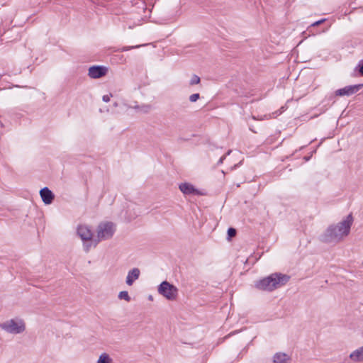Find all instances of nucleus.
Returning a JSON list of instances; mask_svg holds the SVG:
<instances>
[{
  "instance_id": "nucleus-15",
  "label": "nucleus",
  "mask_w": 363,
  "mask_h": 363,
  "mask_svg": "<svg viewBox=\"0 0 363 363\" xmlns=\"http://www.w3.org/2000/svg\"><path fill=\"white\" fill-rule=\"evenodd\" d=\"M113 359L106 352L101 353L99 355V359H97V362H96V363H113Z\"/></svg>"
},
{
  "instance_id": "nucleus-16",
  "label": "nucleus",
  "mask_w": 363,
  "mask_h": 363,
  "mask_svg": "<svg viewBox=\"0 0 363 363\" xmlns=\"http://www.w3.org/2000/svg\"><path fill=\"white\" fill-rule=\"evenodd\" d=\"M118 296L119 299H124L128 302H129L130 301V297L128 291H123L119 292Z\"/></svg>"
},
{
  "instance_id": "nucleus-2",
  "label": "nucleus",
  "mask_w": 363,
  "mask_h": 363,
  "mask_svg": "<svg viewBox=\"0 0 363 363\" xmlns=\"http://www.w3.org/2000/svg\"><path fill=\"white\" fill-rule=\"evenodd\" d=\"M289 279L290 277L286 274L274 273L255 281V286L259 290L272 291L285 285Z\"/></svg>"
},
{
  "instance_id": "nucleus-9",
  "label": "nucleus",
  "mask_w": 363,
  "mask_h": 363,
  "mask_svg": "<svg viewBox=\"0 0 363 363\" xmlns=\"http://www.w3.org/2000/svg\"><path fill=\"white\" fill-rule=\"evenodd\" d=\"M108 69L104 66H91L89 69L88 75L91 79H98L106 74Z\"/></svg>"
},
{
  "instance_id": "nucleus-8",
  "label": "nucleus",
  "mask_w": 363,
  "mask_h": 363,
  "mask_svg": "<svg viewBox=\"0 0 363 363\" xmlns=\"http://www.w3.org/2000/svg\"><path fill=\"white\" fill-rule=\"evenodd\" d=\"M179 190L184 194V195H204L205 194L194 187V185H192L190 183L184 182L182 183L179 186Z\"/></svg>"
},
{
  "instance_id": "nucleus-13",
  "label": "nucleus",
  "mask_w": 363,
  "mask_h": 363,
  "mask_svg": "<svg viewBox=\"0 0 363 363\" xmlns=\"http://www.w3.org/2000/svg\"><path fill=\"white\" fill-rule=\"evenodd\" d=\"M350 358L354 362L363 360V346L357 349L350 354Z\"/></svg>"
},
{
  "instance_id": "nucleus-22",
  "label": "nucleus",
  "mask_w": 363,
  "mask_h": 363,
  "mask_svg": "<svg viewBox=\"0 0 363 363\" xmlns=\"http://www.w3.org/2000/svg\"><path fill=\"white\" fill-rule=\"evenodd\" d=\"M357 67L360 74L363 76V60L359 61Z\"/></svg>"
},
{
  "instance_id": "nucleus-6",
  "label": "nucleus",
  "mask_w": 363,
  "mask_h": 363,
  "mask_svg": "<svg viewBox=\"0 0 363 363\" xmlns=\"http://www.w3.org/2000/svg\"><path fill=\"white\" fill-rule=\"evenodd\" d=\"M77 235L82 239L84 244L93 245L91 241L95 238H93V233L89 226L80 225L77 228Z\"/></svg>"
},
{
  "instance_id": "nucleus-12",
  "label": "nucleus",
  "mask_w": 363,
  "mask_h": 363,
  "mask_svg": "<svg viewBox=\"0 0 363 363\" xmlns=\"http://www.w3.org/2000/svg\"><path fill=\"white\" fill-rule=\"evenodd\" d=\"M289 360V356L286 353L277 352L274 355V363H287Z\"/></svg>"
},
{
  "instance_id": "nucleus-24",
  "label": "nucleus",
  "mask_w": 363,
  "mask_h": 363,
  "mask_svg": "<svg viewBox=\"0 0 363 363\" xmlns=\"http://www.w3.org/2000/svg\"><path fill=\"white\" fill-rule=\"evenodd\" d=\"M225 156H226V155H223V157H221L220 158V160H219V161H218V164H222V163H223V160H225Z\"/></svg>"
},
{
  "instance_id": "nucleus-1",
  "label": "nucleus",
  "mask_w": 363,
  "mask_h": 363,
  "mask_svg": "<svg viewBox=\"0 0 363 363\" xmlns=\"http://www.w3.org/2000/svg\"><path fill=\"white\" fill-rule=\"evenodd\" d=\"M352 223L353 218L350 214L340 223L330 225L320 235V240L324 242H340L349 234Z\"/></svg>"
},
{
  "instance_id": "nucleus-18",
  "label": "nucleus",
  "mask_w": 363,
  "mask_h": 363,
  "mask_svg": "<svg viewBox=\"0 0 363 363\" xmlns=\"http://www.w3.org/2000/svg\"><path fill=\"white\" fill-rule=\"evenodd\" d=\"M200 97L199 94H193L189 96V101L191 102H196Z\"/></svg>"
},
{
  "instance_id": "nucleus-7",
  "label": "nucleus",
  "mask_w": 363,
  "mask_h": 363,
  "mask_svg": "<svg viewBox=\"0 0 363 363\" xmlns=\"http://www.w3.org/2000/svg\"><path fill=\"white\" fill-rule=\"evenodd\" d=\"M363 84H355L346 86L342 89H339L335 91V94L337 96H350L355 93H357L362 87Z\"/></svg>"
},
{
  "instance_id": "nucleus-17",
  "label": "nucleus",
  "mask_w": 363,
  "mask_h": 363,
  "mask_svg": "<svg viewBox=\"0 0 363 363\" xmlns=\"http://www.w3.org/2000/svg\"><path fill=\"white\" fill-rule=\"evenodd\" d=\"M200 77L196 74H194L189 82L190 85L198 84L200 83Z\"/></svg>"
},
{
  "instance_id": "nucleus-5",
  "label": "nucleus",
  "mask_w": 363,
  "mask_h": 363,
  "mask_svg": "<svg viewBox=\"0 0 363 363\" xmlns=\"http://www.w3.org/2000/svg\"><path fill=\"white\" fill-rule=\"evenodd\" d=\"M157 291L160 295L169 301L174 300L178 294L177 288L167 281H162L159 285Z\"/></svg>"
},
{
  "instance_id": "nucleus-20",
  "label": "nucleus",
  "mask_w": 363,
  "mask_h": 363,
  "mask_svg": "<svg viewBox=\"0 0 363 363\" xmlns=\"http://www.w3.org/2000/svg\"><path fill=\"white\" fill-rule=\"evenodd\" d=\"M325 21H326V19H325V18L320 19V20H319V21H315V22L313 23L311 25V26L314 27V26H319V25L322 24L323 23H324Z\"/></svg>"
},
{
  "instance_id": "nucleus-14",
  "label": "nucleus",
  "mask_w": 363,
  "mask_h": 363,
  "mask_svg": "<svg viewBox=\"0 0 363 363\" xmlns=\"http://www.w3.org/2000/svg\"><path fill=\"white\" fill-rule=\"evenodd\" d=\"M133 108L143 113H147L152 110V106L150 104L135 105Z\"/></svg>"
},
{
  "instance_id": "nucleus-4",
  "label": "nucleus",
  "mask_w": 363,
  "mask_h": 363,
  "mask_svg": "<svg viewBox=\"0 0 363 363\" xmlns=\"http://www.w3.org/2000/svg\"><path fill=\"white\" fill-rule=\"evenodd\" d=\"M0 328L8 333L16 335L22 333L25 330L26 325L23 320L14 318L1 323Z\"/></svg>"
},
{
  "instance_id": "nucleus-11",
  "label": "nucleus",
  "mask_w": 363,
  "mask_h": 363,
  "mask_svg": "<svg viewBox=\"0 0 363 363\" xmlns=\"http://www.w3.org/2000/svg\"><path fill=\"white\" fill-rule=\"evenodd\" d=\"M40 195L44 203L47 205L50 204L54 199V194L48 187L43 188L40 191Z\"/></svg>"
},
{
  "instance_id": "nucleus-19",
  "label": "nucleus",
  "mask_w": 363,
  "mask_h": 363,
  "mask_svg": "<svg viewBox=\"0 0 363 363\" xmlns=\"http://www.w3.org/2000/svg\"><path fill=\"white\" fill-rule=\"evenodd\" d=\"M236 235V230L235 229L233 228H230L228 230V235L229 238H232V237H234L235 235Z\"/></svg>"
},
{
  "instance_id": "nucleus-21",
  "label": "nucleus",
  "mask_w": 363,
  "mask_h": 363,
  "mask_svg": "<svg viewBox=\"0 0 363 363\" xmlns=\"http://www.w3.org/2000/svg\"><path fill=\"white\" fill-rule=\"evenodd\" d=\"M140 47V45H136V46H131V47H128V46H125V47H123L121 50L122 52H125V51H128V50H130L131 49H133V48H139Z\"/></svg>"
},
{
  "instance_id": "nucleus-3",
  "label": "nucleus",
  "mask_w": 363,
  "mask_h": 363,
  "mask_svg": "<svg viewBox=\"0 0 363 363\" xmlns=\"http://www.w3.org/2000/svg\"><path fill=\"white\" fill-rule=\"evenodd\" d=\"M115 226L111 222L102 223L97 228V236L91 241L93 245L84 244V250L89 252L91 247H95L101 240H108L113 235Z\"/></svg>"
},
{
  "instance_id": "nucleus-23",
  "label": "nucleus",
  "mask_w": 363,
  "mask_h": 363,
  "mask_svg": "<svg viewBox=\"0 0 363 363\" xmlns=\"http://www.w3.org/2000/svg\"><path fill=\"white\" fill-rule=\"evenodd\" d=\"M110 99H111V95H104L103 96V101L104 102H108L110 101Z\"/></svg>"
},
{
  "instance_id": "nucleus-10",
  "label": "nucleus",
  "mask_w": 363,
  "mask_h": 363,
  "mask_svg": "<svg viewBox=\"0 0 363 363\" xmlns=\"http://www.w3.org/2000/svg\"><path fill=\"white\" fill-rule=\"evenodd\" d=\"M140 274V271L138 268H133L130 269L127 274L125 283L128 286H132L135 281L138 279Z\"/></svg>"
},
{
  "instance_id": "nucleus-25",
  "label": "nucleus",
  "mask_w": 363,
  "mask_h": 363,
  "mask_svg": "<svg viewBox=\"0 0 363 363\" xmlns=\"http://www.w3.org/2000/svg\"><path fill=\"white\" fill-rule=\"evenodd\" d=\"M149 299H150V300H152V296L151 295H150V296H149Z\"/></svg>"
}]
</instances>
